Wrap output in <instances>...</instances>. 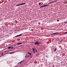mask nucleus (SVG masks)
Wrapping results in <instances>:
<instances>
[{"mask_svg":"<svg viewBox=\"0 0 67 67\" xmlns=\"http://www.w3.org/2000/svg\"><path fill=\"white\" fill-rule=\"evenodd\" d=\"M41 42H39V41H37L35 43V45H36V44H37L38 45H39L40 44H41Z\"/></svg>","mask_w":67,"mask_h":67,"instance_id":"1","label":"nucleus"},{"mask_svg":"<svg viewBox=\"0 0 67 67\" xmlns=\"http://www.w3.org/2000/svg\"><path fill=\"white\" fill-rule=\"evenodd\" d=\"M25 3H21L20 4L18 5V6H20V5H24V4H25Z\"/></svg>","mask_w":67,"mask_h":67,"instance_id":"2","label":"nucleus"},{"mask_svg":"<svg viewBox=\"0 0 67 67\" xmlns=\"http://www.w3.org/2000/svg\"><path fill=\"white\" fill-rule=\"evenodd\" d=\"M23 34H20L18 35H17L15 36V37H19V36H21V35H22Z\"/></svg>","mask_w":67,"mask_h":67,"instance_id":"3","label":"nucleus"},{"mask_svg":"<svg viewBox=\"0 0 67 67\" xmlns=\"http://www.w3.org/2000/svg\"><path fill=\"white\" fill-rule=\"evenodd\" d=\"M23 34H20L18 35H17L15 36V37H19V36H21V35H22Z\"/></svg>","mask_w":67,"mask_h":67,"instance_id":"4","label":"nucleus"},{"mask_svg":"<svg viewBox=\"0 0 67 67\" xmlns=\"http://www.w3.org/2000/svg\"><path fill=\"white\" fill-rule=\"evenodd\" d=\"M32 49L33 51V52L34 53H35V49L34 48H32Z\"/></svg>","mask_w":67,"mask_h":67,"instance_id":"5","label":"nucleus"},{"mask_svg":"<svg viewBox=\"0 0 67 67\" xmlns=\"http://www.w3.org/2000/svg\"><path fill=\"white\" fill-rule=\"evenodd\" d=\"M48 5H49V4H47L44 5V7H47V6H48Z\"/></svg>","mask_w":67,"mask_h":67,"instance_id":"6","label":"nucleus"},{"mask_svg":"<svg viewBox=\"0 0 67 67\" xmlns=\"http://www.w3.org/2000/svg\"><path fill=\"white\" fill-rule=\"evenodd\" d=\"M54 2H50V3H48V4H51V3H54Z\"/></svg>","mask_w":67,"mask_h":67,"instance_id":"7","label":"nucleus"},{"mask_svg":"<svg viewBox=\"0 0 67 67\" xmlns=\"http://www.w3.org/2000/svg\"><path fill=\"white\" fill-rule=\"evenodd\" d=\"M21 62H19V63H18L17 64H18V65H20V64H21Z\"/></svg>","mask_w":67,"mask_h":67,"instance_id":"8","label":"nucleus"},{"mask_svg":"<svg viewBox=\"0 0 67 67\" xmlns=\"http://www.w3.org/2000/svg\"><path fill=\"white\" fill-rule=\"evenodd\" d=\"M44 7V5H43L42 6H41L40 7V8H43Z\"/></svg>","mask_w":67,"mask_h":67,"instance_id":"9","label":"nucleus"},{"mask_svg":"<svg viewBox=\"0 0 67 67\" xmlns=\"http://www.w3.org/2000/svg\"><path fill=\"white\" fill-rule=\"evenodd\" d=\"M57 50V48H55L54 51V52H55V51H56Z\"/></svg>","mask_w":67,"mask_h":67,"instance_id":"10","label":"nucleus"},{"mask_svg":"<svg viewBox=\"0 0 67 67\" xmlns=\"http://www.w3.org/2000/svg\"><path fill=\"white\" fill-rule=\"evenodd\" d=\"M20 44H22V43H18L17 44V45H20Z\"/></svg>","mask_w":67,"mask_h":67,"instance_id":"11","label":"nucleus"},{"mask_svg":"<svg viewBox=\"0 0 67 67\" xmlns=\"http://www.w3.org/2000/svg\"><path fill=\"white\" fill-rule=\"evenodd\" d=\"M28 54H29L30 55H31V53H30L29 52H28Z\"/></svg>","mask_w":67,"mask_h":67,"instance_id":"12","label":"nucleus"},{"mask_svg":"<svg viewBox=\"0 0 67 67\" xmlns=\"http://www.w3.org/2000/svg\"><path fill=\"white\" fill-rule=\"evenodd\" d=\"M3 53H2V56H3Z\"/></svg>","mask_w":67,"mask_h":67,"instance_id":"13","label":"nucleus"},{"mask_svg":"<svg viewBox=\"0 0 67 67\" xmlns=\"http://www.w3.org/2000/svg\"><path fill=\"white\" fill-rule=\"evenodd\" d=\"M26 56H25V58H27V57H28V56H27V54H26Z\"/></svg>","mask_w":67,"mask_h":67,"instance_id":"14","label":"nucleus"},{"mask_svg":"<svg viewBox=\"0 0 67 67\" xmlns=\"http://www.w3.org/2000/svg\"><path fill=\"white\" fill-rule=\"evenodd\" d=\"M14 53V52H12V53H10V54H13V53Z\"/></svg>","mask_w":67,"mask_h":67,"instance_id":"15","label":"nucleus"},{"mask_svg":"<svg viewBox=\"0 0 67 67\" xmlns=\"http://www.w3.org/2000/svg\"><path fill=\"white\" fill-rule=\"evenodd\" d=\"M24 60H23L22 61H21V63H22V62H24Z\"/></svg>","mask_w":67,"mask_h":67,"instance_id":"16","label":"nucleus"},{"mask_svg":"<svg viewBox=\"0 0 67 67\" xmlns=\"http://www.w3.org/2000/svg\"><path fill=\"white\" fill-rule=\"evenodd\" d=\"M57 33H55L52 34H57Z\"/></svg>","mask_w":67,"mask_h":67,"instance_id":"17","label":"nucleus"},{"mask_svg":"<svg viewBox=\"0 0 67 67\" xmlns=\"http://www.w3.org/2000/svg\"><path fill=\"white\" fill-rule=\"evenodd\" d=\"M38 4H39V5H41V3H39Z\"/></svg>","mask_w":67,"mask_h":67,"instance_id":"18","label":"nucleus"},{"mask_svg":"<svg viewBox=\"0 0 67 67\" xmlns=\"http://www.w3.org/2000/svg\"><path fill=\"white\" fill-rule=\"evenodd\" d=\"M8 48L9 49H10V48H11V47H9Z\"/></svg>","mask_w":67,"mask_h":67,"instance_id":"19","label":"nucleus"},{"mask_svg":"<svg viewBox=\"0 0 67 67\" xmlns=\"http://www.w3.org/2000/svg\"><path fill=\"white\" fill-rule=\"evenodd\" d=\"M10 48H13V46L10 47Z\"/></svg>","mask_w":67,"mask_h":67,"instance_id":"20","label":"nucleus"},{"mask_svg":"<svg viewBox=\"0 0 67 67\" xmlns=\"http://www.w3.org/2000/svg\"><path fill=\"white\" fill-rule=\"evenodd\" d=\"M64 23L65 24H67V22H66L65 23Z\"/></svg>","mask_w":67,"mask_h":67,"instance_id":"21","label":"nucleus"},{"mask_svg":"<svg viewBox=\"0 0 67 67\" xmlns=\"http://www.w3.org/2000/svg\"><path fill=\"white\" fill-rule=\"evenodd\" d=\"M36 52L37 53V50H36Z\"/></svg>","mask_w":67,"mask_h":67,"instance_id":"22","label":"nucleus"},{"mask_svg":"<svg viewBox=\"0 0 67 67\" xmlns=\"http://www.w3.org/2000/svg\"><path fill=\"white\" fill-rule=\"evenodd\" d=\"M16 7H18V5H16Z\"/></svg>","mask_w":67,"mask_h":67,"instance_id":"23","label":"nucleus"},{"mask_svg":"<svg viewBox=\"0 0 67 67\" xmlns=\"http://www.w3.org/2000/svg\"><path fill=\"white\" fill-rule=\"evenodd\" d=\"M46 57H47V58H48V57L47 56V55H46Z\"/></svg>","mask_w":67,"mask_h":67,"instance_id":"24","label":"nucleus"},{"mask_svg":"<svg viewBox=\"0 0 67 67\" xmlns=\"http://www.w3.org/2000/svg\"><path fill=\"white\" fill-rule=\"evenodd\" d=\"M65 33H67V32H65Z\"/></svg>","mask_w":67,"mask_h":67,"instance_id":"25","label":"nucleus"},{"mask_svg":"<svg viewBox=\"0 0 67 67\" xmlns=\"http://www.w3.org/2000/svg\"><path fill=\"white\" fill-rule=\"evenodd\" d=\"M53 2H56V1H53Z\"/></svg>","mask_w":67,"mask_h":67,"instance_id":"26","label":"nucleus"},{"mask_svg":"<svg viewBox=\"0 0 67 67\" xmlns=\"http://www.w3.org/2000/svg\"><path fill=\"white\" fill-rule=\"evenodd\" d=\"M14 46H14H15V45L14 46Z\"/></svg>","mask_w":67,"mask_h":67,"instance_id":"27","label":"nucleus"},{"mask_svg":"<svg viewBox=\"0 0 67 67\" xmlns=\"http://www.w3.org/2000/svg\"><path fill=\"white\" fill-rule=\"evenodd\" d=\"M15 46H16V45H15Z\"/></svg>","mask_w":67,"mask_h":67,"instance_id":"28","label":"nucleus"},{"mask_svg":"<svg viewBox=\"0 0 67 67\" xmlns=\"http://www.w3.org/2000/svg\"><path fill=\"white\" fill-rule=\"evenodd\" d=\"M51 1H49V2H51Z\"/></svg>","mask_w":67,"mask_h":67,"instance_id":"29","label":"nucleus"},{"mask_svg":"<svg viewBox=\"0 0 67 67\" xmlns=\"http://www.w3.org/2000/svg\"><path fill=\"white\" fill-rule=\"evenodd\" d=\"M5 52H7V51H5Z\"/></svg>","mask_w":67,"mask_h":67,"instance_id":"30","label":"nucleus"}]
</instances>
